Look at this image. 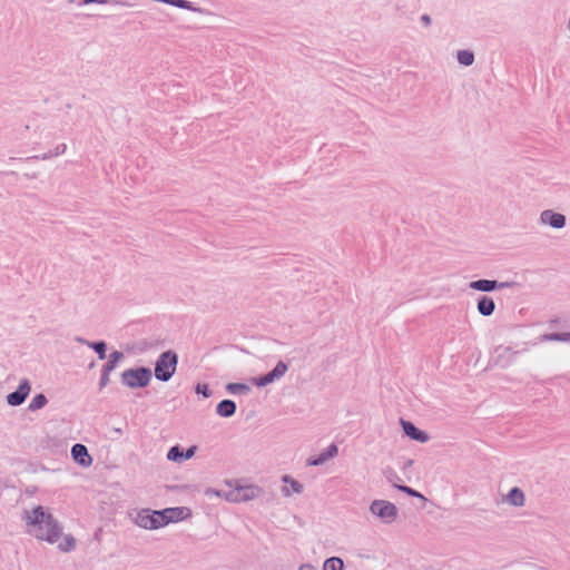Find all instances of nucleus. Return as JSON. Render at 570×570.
<instances>
[{"instance_id":"obj_15","label":"nucleus","mask_w":570,"mask_h":570,"mask_svg":"<svg viewBox=\"0 0 570 570\" xmlns=\"http://www.w3.org/2000/svg\"><path fill=\"white\" fill-rule=\"evenodd\" d=\"M502 502L513 508H522L525 504V494L520 488L513 487L502 497Z\"/></svg>"},{"instance_id":"obj_30","label":"nucleus","mask_w":570,"mask_h":570,"mask_svg":"<svg viewBox=\"0 0 570 570\" xmlns=\"http://www.w3.org/2000/svg\"><path fill=\"white\" fill-rule=\"evenodd\" d=\"M109 374H110V372L102 371V374H101V377L99 381V385L101 389L105 387L109 383Z\"/></svg>"},{"instance_id":"obj_4","label":"nucleus","mask_w":570,"mask_h":570,"mask_svg":"<svg viewBox=\"0 0 570 570\" xmlns=\"http://www.w3.org/2000/svg\"><path fill=\"white\" fill-rule=\"evenodd\" d=\"M264 494L263 488L256 484L235 483V487L226 493L225 498L235 503L253 501Z\"/></svg>"},{"instance_id":"obj_6","label":"nucleus","mask_w":570,"mask_h":570,"mask_svg":"<svg viewBox=\"0 0 570 570\" xmlns=\"http://www.w3.org/2000/svg\"><path fill=\"white\" fill-rule=\"evenodd\" d=\"M151 376L147 367L129 368L121 373V383L129 389H142L150 383Z\"/></svg>"},{"instance_id":"obj_21","label":"nucleus","mask_w":570,"mask_h":570,"mask_svg":"<svg viewBox=\"0 0 570 570\" xmlns=\"http://www.w3.org/2000/svg\"><path fill=\"white\" fill-rule=\"evenodd\" d=\"M226 391L230 394H248L250 392V387L244 383H228L226 385Z\"/></svg>"},{"instance_id":"obj_2","label":"nucleus","mask_w":570,"mask_h":570,"mask_svg":"<svg viewBox=\"0 0 570 570\" xmlns=\"http://www.w3.org/2000/svg\"><path fill=\"white\" fill-rule=\"evenodd\" d=\"M190 515V510L186 507L166 508L164 510L141 509L134 522L137 527L145 530H158L169 523H177Z\"/></svg>"},{"instance_id":"obj_17","label":"nucleus","mask_w":570,"mask_h":570,"mask_svg":"<svg viewBox=\"0 0 570 570\" xmlns=\"http://www.w3.org/2000/svg\"><path fill=\"white\" fill-rule=\"evenodd\" d=\"M236 412V404L232 400H224L216 406V413L220 417H230Z\"/></svg>"},{"instance_id":"obj_13","label":"nucleus","mask_w":570,"mask_h":570,"mask_svg":"<svg viewBox=\"0 0 570 570\" xmlns=\"http://www.w3.org/2000/svg\"><path fill=\"white\" fill-rule=\"evenodd\" d=\"M400 424L404 434L411 440H414L419 443H426L430 440L429 434L417 429L412 422L401 419Z\"/></svg>"},{"instance_id":"obj_32","label":"nucleus","mask_w":570,"mask_h":570,"mask_svg":"<svg viewBox=\"0 0 570 570\" xmlns=\"http://www.w3.org/2000/svg\"><path fill=\"white\" fill-rule=\"evenodd\" d=\"M298 570H317V568L311 563H303L299 566Z\"/></svg>"},{"instance_id":"obj_27","label":"nucleus","mask_w":570,"mask_h":570,"mask_svg":"<svg viewBox=\"0 0 570 570\" xmlns=\"http://www.w3.org/2000/svg\"><path fill=\"white\" fill-rule=\"evenodd\" d=\"M396 488H397L400 491H402V492H404V493H406V494H409V495H411V497L420 498V499H422V500H426V499H425V497H424L423 494H421L420 492H417L416 490H414V489H412V488H410V487H406V485H396Z\"/></svg>"},{"instance_id":"obj_11","label":"nucleus","mask_w":570,"mask_h":570,"mask_svg":"<svg viewBox=\"0 0 570 570\" xmlns=\"http://www.w3.org/2000/svg\"><path fill=\"white\" fill-rule=\"evenodd\" d=\"M514 285L513 282H498L491 279H478L469 284V287L480 292H492L495 289L511 288Z\"/></svg>"},{"instance_id":"obj_26","label":"nucleus","mask_w":570,"mask_h":570,"mask_svg":"<svg viewBox=\"0 0 570 570\" xmlns=\"http://www.w3.org/2000/svg\"><path fill=\"white\" fill-rule=\"evenodd\" d=\"M67 151V145L66 144H59L57 145L52 151L48 155H45L42 159H49L51 157H58L60 155H63Z\"/></svg>"},{"instance_id":"obj_31","label":"nucleus","mask_w":570,"mask_h":570,"mask_svg":"<svg viewBox=\"0 0 570 570\" xmlns=\"http://www.w3.org/2000/svg\"><path fill=\"white\" fill-rule=\"evenodd\" d=\"M90 2H96V3H99V4H105V3H108V2L118 3L116 0H86L85 1V3H90Z\"/></svg>"},{"instance_id":"obj_29","label":"nucleus","mask_w":570,"mask_h":570,"mask_svg":"<svg viewBox=\"0 0 570 570\" xmlns=\"http://www.w3.org/2000/svg\"><path fill=\"white\" fill-rule=\"evenodd\" d=\"M196 450L197 448L194 445L184 451V461L191 459L195 455Z\"/></svg>"},{"instance_id":"obj_19","label":"nucleus","mask_w":570,"mask_h":570,"mask_svg":"<svg viewBox=\"0 0 570 570\" xmlns=\"http://www.w3.org/2000/svg\"><path fill=\"white\" fill-rule=\"evenodd\" d=\"M124 358V353L120 351H114L109 354L107 363L104 365V372H112L117 366L118 362Z\"/></svg>"},{"instance_id":"obj_1","label":"nucleus","mask_w":570,"mask_h":570,"mask_svg":"<svg viewBox=\"0 0 570 570\" xmlns=\"http://www.w3.org/2000/svg\"><path fill=\"white\" fill-rule=\"evenodd\" d=\"M21 521L27 534L56 546L60 552L70 553L77 547V539L70 533H63L61 524L47 507L33 505L23 509Z\"/></svg>"},{"instance_id":"obj_28","label":"nucleus","mask_w":570,"mask_h":570,"mask_svg":"<svg viewBox=\"0 0 570 570\" xmlns=\"http://www.w3.org/2000/svg\"><path fill=\"white\" fill-rule=\"evenodd\" d=\"M196 392L199 394H203L205 397L210 396V392L208 390V386L206 384H197Z\"/></svg>"},{"instance_id":"obj_9","label":"nucleus","mask_w":570,"mask_h":570,"mask_svg":"<svg viewBox=\"0 0 570 570\" xmlns=\"http://www.w3.org/2000/svg\"><path fill=\"white\" fill-rule=\"evenodd\" d=\"M281 481L283 485L279 491L283 498L301 495L304 492V484L289 474L282 475Z\"/></svg>"},{"instance_id":"obj_16","label":"nucleus","mask_w":570,"mask_h":570,"mask_svg":"<svg viewBox=\"0 0 570 570\" xmlns=\"http://www.w3.org/2000/svg\"><path fill=\"white\" fill-rule=\"evenodd\" d=\"M476 308L482 316H490L495 309V303L491 297L482 296L478 301Z\"/></svg>"},{"instance_id":"obj_3","label":"nucleus","mask_w":570,"mask_h":570,"mask_svg":"<svg viewBox=\"0 0 570 570\" xmlns=\"http://www.w3.org/2000/svg\"><path fill=\"white\" fill-rule=\"evenodd\" d=\"M368 511L372 517L384 524H392L399 518L397 507L383 499H375L368 505Z\"/></svg>"},{"instance_id":"obj_23","label":"nucleus","mask_w":570,"mask_h":570,"mask_svg":"<svg viewBox=\"0 0 570 570\" xmlns=\"http://www.w3.org/2000/svg\"><path fill=\"white\" fill-rule=\"evenodd\" d=\"M184 451L178 446H171L167 452V460L175 462V463H183L184 462Z\"/></svg>"},{"instance_id":"obj_7","label":"nucleus","mask_w":570,"mask_h":570,"mask_svg":"<svg viewBox=\"0 0 570 570\" xmlns=\"http://www.w3.org/2000/svg\"><path fill=\"white\" fill-rule=\"evenodd\" d=\"M287 371L288 365L285 362L279 361L271 372L262 376L252 377L250 382L257 387H265L277 381H281Z\"/></svg>"},{"instance_id":"obj_14","label":"nucleus","mask_w":570,"mask_h":570,"mask_svg":"<svg viewBox=\"0 0 570 570\" xmlns=\"http://www.w3.org/2000/svg\"><path fill=\"white\" fill-rule=\"evenodd\" d=\"M338 454V448L336 444H330L325 450H323L317 456L308 459L307 465L309 466H321L327 461L334 459Z\"/></svg>"},{"instance_id":"obj_10","label":"nucleus","mask_w":570,"mask_h":570,"mask_svg":"<svg viewBox=\"0 0 570 570\" xmlns=\"http://www.w3.org/2000/svg\"><path fill=\"white\" fill-rule=\"evenodd\" d=\"M30 391H31V384H30L29 380L22 379L19 383L18 389L14 392L9 393L7 395V397H6L7 403L10 406L21 405L26 401L28 395L30 394Z\"/></svg>"},{"instance_id":"obj_5","label":"nucleus","mask_w":570,"mask_h":570,"mask_svg":"<svg viewBox=\"0 0 570 570\" xmlns=\"http://www.w3.org/2000/svg\"><path fill=\"white\" fill-rule=\"evenodd\" d=\"M178 356L173 351L163 352L155 365V376L157 380L167 382L176 372Z\"/></svg>"},{"instance_id":"obj_25","label":"nucleus","mask_w":570,"mask_h":570,"mask_svg":"<svg viewBox=\"0 0 570 570\" xmlns=\"http://www.w3.org/2000/svg\"><path fill=\"white\" fill-rule=\"evenodd\" d=\"M89 347L96 351L98 354V357L100 360L106 358V343L105 342H95V343H87Z\"/></svg>"},{"instance_id":"obj_18","label":"nucleus","mask_w":570,"mask_h":570,"mask_svg":"<svg viewBox=\"0 0 570 570\" xmlns=\"http://www.w3.org/2000/svg\"><path fill=\"white\" fill-rule=\"evenodd\" d=\"M456 60L461 66L470 67L474 63V53L469 49H461L456 51Z\"/></svg>"},{"instance_id":"obj_20","label":"nucleus","mask_w":570,"mask_h":570,"mask_svg":"<svg viewBox=\"0 0 570 570\" xmlns=\"http://www.w3.org/2000/svg\"><path fill=\"white\" fill-rule=\"evenodd\" d=\"M47 403H48V399L46 397L45 394H37L30 401V403L28 405V410L30 412H36V411L45 407L47 405Z\"/></svg>"},{"instance_id":"obj_22","label":"nucleus","mask_w":570,"mask_h":570,"mask_svg":"<svg viewBox=\"0 0 570 570\" xmlns=\"http://www.w3.org/2000/svg\"><path fill=\"white\" fill-rule=\"evenodd\" d=\"M540 340L542 342H546V341L570 342V332L543 334L540 337Z\"/></svg>"},{"instance_id":"obj_8","label":"nucleus","mask_w":570,"mask_h":570,"mask_svg":"<svg viewBox=\"0 0 570 570\" xmlns=\"http://www.w3.org/2000/svg\"><path fill=\"white\" fill-rule=\"evenodd\" d=\"M566 216L552 209H544L539 215V224L550 226L553 229H562L566 226Z\"/></svg>"},{"instance_id":"obj_12","label":"nucleus","mask_w":570,"mask_h":570,"mask_svg":"<svg viewBox=\"0 0 570 570\" xmlns=\"http://www.w3.org/2000/svg\"><path fill=\"white\" fill-rule=\"evenodd\" d=\"M71 458L83 469L91 466L94 462L92 456L88 452V449L80 443H77L71 448Z\"/></svg>"},{"instance_id":"obj_24","label":"nucleus","mask_w":570,"mask_h":570,"mask_svg":"<svg viewBox=\"0 0 570 570\" xmlns=\"http://www.w3.org/2000/svg\"><path fill=\"white\" fill-rule=\"evenodd\" d=\"M344 562L338 557H331L323 563V570H343Z\"/></svg>"},{"instance_id":"obj_33","label":"nucleus","mask_w":570,"mask_h":570,"mask_svg":"<svg viewBox=\"0 0 570 570\" xmlns=\"http://www.w3.org/2000/svg\"><path fill=\"white\" fill-rule=\"evenodd\" d=\"M421 20H422V22H423L425 26H429V24L431 23V17H430V16H428V14H423V16L421 17Z\"/></svg>"}]
</instances>
